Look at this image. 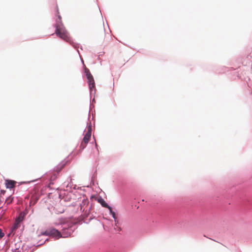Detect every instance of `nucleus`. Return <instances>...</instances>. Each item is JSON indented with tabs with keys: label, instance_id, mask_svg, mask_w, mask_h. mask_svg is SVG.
I'll list each match as a JSON object with an SVG mask.
<instances>
[{
	"label": "nucleus",
	"instance_id": "f257e3e1",
	"mask_svg": "<svg viewBox=\"0 0 252 252\" xmlns=\"http://www.w3.org/2000/svg\"><path fill=\"white\" fill-rule=\"evenodd\" d=\"M61 16L58 15V19L56 20V24L55 25L56 31L55 33L61 38L68 42H71V38L68 33L63 27L61 21Z\"/></svg>",
	"mask_w": 252,
	"mask_h": 252
},
{
	"label": "nucleus",
	"instance_id": "f03ea898",
	"mask_svg": "<svg viewBox=\"0 0 252 252\" xmlns=\"http://www.w3.org/2000/svg\"><path fill=\"white\" fill-rule=\"evenodd\" d=\"M66 229H63V235L57 229L54 228H49L46 229L44 232L41 233V235H45L51 236L58 239L61 237H67L70 235V233H66L65 231Z\"/></svg>",
	"mask_w": 252,
	"mask_h": 252
},
{
	"label": "nucleus",
	"instance_id": "7ed1b4c3",
	"mask_svg": "<svg viewBox=\"0 0 252 252\" xmlns=\"http://www.w3.org/2000/svg\"><path fill=\"white\" fill-rule=\"evenodd\" d=\"M92 133V126L91 124L87 126V131L85 133L84 137L83 139V140L80 144V148L82 149H84L87 144L88 143L90 139Z\"/></svg>",
	"mask_w": 252,
	"mask_h": 252
},
{
	"label": "nucleus",
	"instance_id": "20e7f679",
	"mask_svg": "<svg viewBox=\"0 0 252 252\" xmlns=\"http://www.w3.org/2000/svg\"><path fill=\"white\" fill-rule=\"evenodd\" d=\"M66 162L63 161L60 164H59L57 167L54 169L53 172H56L57 173H59L62 169L64 167L65 165Z\"/></svg>",
	"mask_w": 252,
	"mask_h": 252
},
{
	"label": "nucleus",
	"instance_id": "39448f33",
	"mask_svg": "<svg viewBox=\"0 0 252 252\" xmlns=\"http://www.w3.org/2000/svg\"><path fill=\"white\" fill-rule=\"evenodd\" d=\"M87 79L88 80L89 86V88H90V91L92 92L93 91V89L95 87L94 81L93 76H91L89 77H87Z\"/></svg>",
	"mask_w": 252,
	"mask_h": 252
},
{
	"label": "nucleus",
	"instance_id": "423d86ee",
	"mask_svg": "<svg viewBox=\"0 0 252 252\" xmlns=\"http://www.w3.org/2000/svg\"><path fill=\"white\" fill-rule=\"evenodd\" d=\"M16 183V181L10 180H5V186L7 189H13Z\"/></svg>",
	"mask_w": 252,
	"mask_h": 252
},
{
	"label": "nucleus",
	"instance_id": "0eeeda50",
	"mask_svg": "<svg viewBox=\"0 0 252 252\" xmlns=\"http://www.w3.org/2000/svg\"><path fill=\"white\" fill-rule=\"evenodd\" d=\"M98 202L102 205V207L108 208L109 210H111V207H110L105 201V200L100 198L97 200Z\"/></svg>",
	"mask_w": 252,
	"mask_h": 252
},
{
	"label": "nucleus",
	"instance_id": "6e6552de",
	"mask_svg": "<svg viewBox=\"0 0 252 252\" xmlns=\"http://www.w3.org/2000/svg\"><path fill=\"white\" fill-rule=\"evenodd\" d=\"M20 222L16 220L15 221V222L12 226V227L11 228V231L12 233H15V231L16 229H17L20 226Z\"/></svg>",
	"mask_w": 252,
	"mask_h": 252
},
{
	"label": "nucleus",
	"instance_id": "1a4fd4ad",
	"mask_svg": "<svg viewBox=\"0 0 252 252\" xmlns=\"http://www.w3.org/2000/svg\"><path fill=\"white\" fill-rule=\"evenodd\" d=\"M24 215L21 213L19 214L18 217L16 219V220L21 222L24 220Z\"/></svg>",
	"mask_w": 252,
	"mask_h": 252
},
{
	"label": "nucleus",
	"instance_id": "9d476101",
	"mask_svg": "<svg viewBox=\"0 0 252 252\" xmlns=\"http://www.w3.org/2000/svg\"><path fill=\"white\" fill-rule=\"evenodd\" d=\"M84 71H85V73L86 74L87 78L92 76V75L91 74V73L90 72L89 69L88 68H87L86 67H85Z\"/></svg>",
	"mask_w": 252,
	"mask_h": 252
},
{
	"label": "nucleus",
	"instance_id": "9b49d317",
	"mask_svg": "<svg viewBox=\"0 0 252 252\" xmlns=\"http://www.w3.org/2000/svg\"><path fill=\"white\" fill-rule=\"evenodd\" d=\"M110 211V213L111 214V215H112L113 218L115 219V221H116V215H115V212H114L112 210V208H111V210H109Z\"/></svg>",
	"mask_w": 252,
	"mask_h": 252
},
{
	"label": "nucleus",
	"instance_id": "f8f14e48",
	"mask_svg": "<svg viewBox=\"0 0 252 252\" xmlns=\"http://www.w3.org/2000/svg\"><path fill=\"white\" fill-rule=\"evenodd\" d=\"M4 234L2 232L1 229H0V238H2L4 236Z\"/></svg>",
	"mask_w": 252,
	"mask_h": 252
},
{
	"label": "nucleus",
	"instance_id": "ddd939ff",
	"mask_svg": "<svg viewBox=\"0 0 252 252\" xmlns=\"http://www.w3.org/2000/svg\"><path fill=\"white\" fill-rule=\"evenodd\" d=\"M102 32L104 34L105 33L104 29L103 28H102Z\"/></svg>",
	"mask_w": 252,
	"mask_h": 252
}]
</instances>
